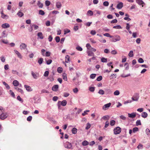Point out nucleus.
<instances>
[{"mask_svg": "<svg viewBox=\"0 0 150 150\" xmlns=\"http://www.w3.org/2000/svg\"><path fill=\"white\" fill-rule=\"evenodd\" d=\"M63 145L64 147L67 149L72 150L73 149V147L71 144L70 142H66L64 143Z\"/></svg>", "mask_w": 150, "mask_h": 150, "instance_id": "nucleus-1", "label": "nucleus"}, {"mask_svg": "<svg viewBox=\"0 0 150 150\" xmlns=\"http://www.w3.org/2000/svg\"><path fill=\"white\" fill-rule=\"evenodd\" d=\"M41 53L44 56L49 57L50 56L51 53L49 51L45 52V50L42 49L41 50Z\"/></svg>", "mask_w": 150, "mask_h": 150, "instance_id": "nucleus-2", "label": "nucleus"}, {"mask_svg": "<svg viewBox=\"0 0 150 150\" xmlns=\"http://www.w3.org/2000/svg\"><path fill=\"white\" fill-rule=\"evenodd\" d=\"M114 133L117 134L120 133L121 132V129L119 127H117L114 129Z\"/></svg>", "mask_w": 150, "mask_h": 150, "instance_id": "nucleus-3", "label": "nucleus"}, {"mask_svg": "<svg viewBox=\"0 0 150 150\" xmlns=\"http://www.w3.org/2000/svg\"><path fill=\"white\" fill-rule=\"evenodd\" d=\"M139 96L138 93H135L133 97L132 98V99L133 101H137L139 98Z\"/></svg>", "mask_w": 150, "mask_h": 150, "instance_id": "nucleus-4", "label": "nucleus"}, {"mask_svg": "<svg viewBox=\"0 0 150 150\" xmlns=\"http://www.w3.org/2000/svg\"><path fill=\"white\" fill-rule=\"evenodd\" d=\"M31 75L34 79H36L39 77V74L38 73H34L33 71L31 72Z\"/></svg>", "mask_w": 150, "mask_h": 150, "instance_id": "nucleus-5", "label": "nucleus"}, {"mask_svg": "<svg viewBox=\"0 0 150 150\" xmlns=\"http://www.w3.org/2000/svg\"><path fill=\"white\" fill-rule=\"evenodd\" d=\"M7 117V115L6 113L2 112L0 115V118L2 120H4Z\"/></svg>", "mask_w": 150, "mask_h": 150, "instance_id": "nucleus-6", "label": "nucleus"}, {"mask_svg": "<svg viewBox=\"0 0 150 150\" xmlns=\"http://www.w3.org/2000/svg\"><path fill=\"white\" fill-rule=\"evenodd\" d=\"M111 105V103H110L104 105L102 107L103 109L104 110L107 109Z\"/></svg>", "mask_w": 150, "mask_h": 150, "instance_id": "nucleus-7", "label": "nucleus"}, {"mask_svg": "<svg viewBox=\"0 0 150 150\" xmlns=\"http://www.w3.org/2000/svg\"><path fill=\"white\" fill-rule=\"evenodd\" d=\"M136 116V114L135 112H133L131 113H128V116L129 117L131 118H134Z\"/></svg>", "mask_w": 150, "mask_h": 150, "instance_id": "nucleus-8", "label": "nucleus"}, {"mask_svg": "<svg viewBox=\"0 0 150 150\" xmlns=\"http://www.w3.org/2000/svg\"><path fill=\"white\" fill-rule=\"evenodd\" d=\"M67 101L66 100H63L62 102H61L60 101H59L58 102V104H60L61 103V105L63 106H64L67 105Z\"/></svg>", "mask_w": 150, "mask_h": 150, "instance_id": "nucleus-9", "label": "nucleus"}, {"mask_svg": "<svg viewBox=\"0 0 150 150\" xmlns=\"http://www.w3.org/2000/svg\"><path fill=\"white\" fill-rule=\"evenodd\" d=\"M20 48L21 50H25L27 47V45L25 43H23L20 45Z\"/></svg>", "mask_w": 150, "mask_h": 150, "instance_id": "nucleus-10", "label": "nucleus"}, {"mask_svg": "<svg viewBox=\"0 0 150 150\" xmlns=\"http://www.w3.org/2000/svg\"><path fill=\"white\" fill-rule=\"evenodd\" d=\"M14 51L15 54L17 55L18 58L21 59L22 58V56L21 54L18 51L16 50H14Z\"/></svg>", "mask_w": 150, "mask_h": 150, "instance_id": "nucleus-11", "label": "nucleus"}, {"mask_svg": "<svg viewBox=\"0 0 150 150\" xmlns=\"http://www.w3.org/2000/svg\"><path fill=\"white\" fill-rule=\"evenodd\" d=\"M123 3L122 2L119 3L117 6V8L118 9H121L123 7Z\"/></svg>", "mask_w": 150, "mask_h": 150, "instance_id": "nucleus-12", "label": "nucleus"}, {"mask_svg": "<svg viewBox=\"0 0 150 150\" xmlns=\"http://www.w3.org/2000/svg\"><path fill=\"white\" fill-rule=\"evenodd\" d=\"M24 87L26 88L27 91H31L33 90V89L30 86L25 85H24Z\"/></svg>", "mask_w": 150, "mask_h": 150, "instance_id": "nucleus-13", "label": "nucleus"}, {"mask_svg": "<svg viewBox=\"0 0 150 150\" xmlns=\"http://www.w3.org/2000/svg\"><path fill=\"white\" fill-rule=\"evenodd\" d=\"M58 85H54L52 87V90L54 91H57L58 88Z\"/></svg>", "mask_w": 150, "mask_h": 150, "instance_id": "nucleus-14", "label": "nucleus"}, {"mask_svg": "<svg viewBox=\"0 0 150 150\" xmlns=\"http://www.w3.org/2000/svg\"><path fill=\"white\" fill-rule=\"evenodd\" d=\"M1 27L3 28H6L9 27L10 25L8 23H5L2 24Z\"/></svg>", "mask_w": 150, "mask_h": 150, "instance_id": "nucleus-15", "label": "nucleus"}, {"mask_svg": "<svg viewBox=\"0 0 150 150\" xmlns=\"http://www.w3.org/2000/svg\"><path fill=\"white\" fill-rule=\"evenodd\" d=\"M136 2L140 5H142L145 4L142 0H136Z\"/></svg>", "mask_w": 150, "mask_h": 150, "instance_id": "nucleus-16", "label": "nucleus"}, {"mask_svg": "<svg viewBox=\"0 0 150 150\" xmlns=\"http://www.w3.org/2000/svg\"><path fill=\"white\" fill-rule=\"evenodd\" d=\"M56 6L58 8H60L62 7L61 3L60 1H57L56 3Z\"/></svg>", "mask_w": 150, "mask_h": 150, "instance_id": "nucleus-17", "label": "nucleus"}, {"mask_svg": "<svg viewBox=\"0 0 150 150\" xmlns=\"http://www.w3.org/2000/svg\"><path fill=\"white\" fill-rule=\"evenodd\" d=\"M87 53L88 56H94V53L92 51L90 50H88L87 51Z\"/></svg>", "mask_w": 150, "mask_h": 150, "instance_id": "nucleus-18", "label": "nucleus"}, {"mask_svg": "<svg viewBox=\"0 0 150 150\" xmlns=\"http://www.w3.org/2000/svg\"><path fill=\"white\" fill-rule=\"evenodd\" d=\"M37 36L40 39H42L44 38V36L42 33L41 32H39L38 33Z\"/></svg>", "mask_w": 150, "mask_h": 150, "instance_id": "nucleus-19", "label": "nucleus"}, {"mask_svg": "<svg viewBox=\"0 0 150 150\" xmlns=\"http://www.w3.org/2000/svg\"><path fill=\"white\" fill-rule=\"evenodd\" d=\"M37 5L40 8H42L43 6V4L41 3L39 1H38Z\"/></svg>", "mask_w": 150, "mask_h": 150, "instance_id": "nucleus-20", "label": "nucleus"}, {"mask_svg": "<svg viewBox=\"0 0 150 150\" xmlns=\"http://www.w3.org/2000/svg\"><path fill=\"white\" fill-rule=\"evenodd\" d=\"M13 84L14 86H18L19 85V83L18 81L16 80H14L13 82Z\"/></svg>", "mask_w": 150, "mask_h": 150, "instance_id": "nucleus-21", "label": "nucleus"}, {"mask_svg": "<svg viewBox=\"0 0 150 150\" xmlns=\"http://www.w3.org/2000/svg\"><path fill=\"white\" fill-rule=\"evenodd\" d=\"M70 57L68 55H67L65 56V62L68 63L70 62Z\"/></svg>", "mask_w": 150, "mask_h": 150, "instance_id": "nucleus-22", "label": "nucleus"}, {"mask_svg": "<svg viewBox=\"0 0 150 150\" xmlns=\"http://www.w3.org/2000/svg\"><path fill=\"white\" fill-rule=\"evenodd\" d=\"M82 144L83 146H86L89 144V142L85 140L82 142Z\"/></svg>", "mask_w": 150, "mask_h": 150, "instance_id": "nucleus-23", "label": "nucleus"}, {"mask_svg": "<svg viewBox=\"0 0 150 150\" xmlns=\"http://www.w3.org/2000/svg\"><path fill=\"white\" fill-rule=\"evenodd\" d=\"M148 115L145 112H143L142 113V116L144 118L147 117Z\"/></svg>", "mask_w": 150, "mask_h": 150, "instance_id": "nucleus-24", "label": "nucleus"}, {"mask_svg": "<svg viewBox=\"0 0 150 150\" xmlns=\"http://www.w3.org/2000/svg\"><path fill=\"white\" fill-rule=\"evenodd\" d=\"M77 131V129L76 128H73L72 129L71 132L73 134H75L76 133Z\"/></svg>", "mask_w": 150, "mask_h": 150, "instance_id": "nucleus-25", "label": "nucleus"}, {"mask_svg": "<svg viewBox=\"0 0 150 150\" xmlns=\"http://www.w3.org/2000/svg\"><path fill=\"white\" fill-rule=\"evenodd\" d=\"M62 76L63 79L65 81H67V75L66 73H64L62 75Z\"/></svg>", "mask_w": 150, "mask_h": 150, "instance_id": "nucleus-26", "label": "nucleus"}, {"mask_svg": "<svg viewBox=\"0 0 150 150\" xmlns=\"http://www.w3.org/2000/svg\"><path fill=\"white\" fill-rule=\"evenodd\" d=\"M3 83L5 86V87L7 89H10V87L9 86L6 82L5 81H3Z\"/></svg>", "mask_w": 150, "mask_h": 150, "instance_id": "nucleus-27", "label": "nucleus"}, {"mask_svg": "<svg viewBox=\"0 0 150 150\" xmlns=\"http://www.w3.org/2000/svg\"><path fill=\"white\" fill-rule=\"evenodd\" d=\"M43 59L42 58H40L38 60V62L40 65H41L43 62Z\"/></svg>", "mask_w": 150, "mask_h": 150, "instance_id": "nucleus-28", "label": "nucleus"}, {"mask_svg": "<svg viewBox=\"0 0 150 150\" xmlns=\"http://www.w3.org/2000/svg\"><path fill=\"white\" fill-rule=\"evenodd\" d=\"M1 17L4 19H7L8 18V16L7 15L4 14L1 15Z\"/></svg>", "mask_w": 150, "mask_h": 150, "instance_id": "nucleus-29", "label": "nucleus"}, {"mask_svg": "<svg viewBox=\"0 0 150 150\" xmlns=\"http://www.w3.org/2000/svg\"><path fill=\"white\" fill-rule=\"evenodd\" d=\"M87 14L88 15H89L90 16H92L93 15V13L92 11H91V10H89L87 11Z\"/></svg>", "mask_w": 150, "mask_h": 150, "instance_id": "nucleus-30", "label": "nucleus"}, {"mask_svg": "<svg viewBox=\"0 0 150 150\" xmlns=\"http://www.w3.org/2000/svg\"><path fill=\"white\" fill-rule=\"evenodd\" d=\"M128 56L130 57H132L133 56V52L132 50H131L128 54Z\"/></svg>", "mask_w": 150, "mask_h": 150, "instance_id": "nucleus-31", "label": "nucleus"}, {"mask_svg": "<svg viewBox=\"0 0 150 150\" xmlns=\"http://www.w3.org/2000/svg\"><path fill=\"white\" fill-rule=\"evenodd\" d=\"M116 77V74H112L110 76V79H111Z\"/></svg>", "mask_w": 150, "mask_h": 150, "instance_id": "nucleus-32", "label": "nucleus"}, {"mask_svg": "<svg viewBox=\"0 0 150 150\" xmlns=\"http://www.w3.org/2000/svg\"><path fill=\"white\" fill-rule=\"evenodd\" d=\"M17 14L20 17H22L23 15V13L20 11H19Z\"/></svg>", "mask_w": 150, "mask_h": 150, "instance_id": "nucleus-33", "label": "nucleus"}, {"mask_svg": "<svg viewBox=\"0 0 150 150\" xmlns=\"http://www.w3.org/2000/svg\"><path fill=\"white\" fill-rule=\"evenodd\" d=\"M91 127V125L89 123H87L86 125V127L85 128L86 129H88L89 128H90Z\"/></svg>", "mask_w": 150, "mask_h": 150, "instance_id": "nucleus-34", "label": "nucleus"}, {"mask_svg": "<svg viewBox=\"0 0 150 150\" xmlns=\"http://www.w3.org/2000/svg\"><path fill=\"white\" fill-rule=\"evenodd\" d=\"M62 68L61 67H59L57 69V72L59 73H61L62 72Z\"/></svg>", "mask_w": 150, "mask_h": 150, "instance_id": "nucleus-35", "label": "nucleus"}, {"mask_svg": "<svg viewBox=\"0 0 150 150\" xmlns=\"http://www.w3.org/2000/svg\"><path fill=\"white\" fill-rule=\"evenodd\" d=\"M122 62L124 63L126 61L127 58L126 57L124 56H122Z\"/></svg>", "mask_w": 150, "mask_h": 150, "instance_id": "nucleus-36", "label": "nucleus"}, {"mask_svg": "<svg viewBox=\"0 0 150 150\" xmlns=\"http://www.w3.org/2000/svg\"><path fill=\"white\" fill-rule=\"evenodd\" d=\"M103 35L106 37H110V38H112L113 37V36L110 35L108 33H105L103 34Z\"/></svg>", "mask_w": 150, "mask_h": 150, "instance_id": "nucleus-37", "label": "nucleus"}, {"mask_svg": "<svg viewBox=\"0 0 150 150\" xmlns=\"http://www.w3.org/2000/svg\"><path fill=\"white\" fill-rule=\"evenodd\" d=\"M145 132L147 135H150V130L148 128L146 129Z\"/></svg>", "mask_w": 150, "mask_h": 150, "instance_id": "nucleus-38", "label": "nucleus"}, {"mask_svg": "<svg viewBox=\"0 0 150 150\" xmlns=\"http://www.w3.org/2000/svg\"><path fill=\"white\" fill-rule=\"evenodd\" d=\"M115 122L114 120H112L110 122V124L111 126H112L115 125Z\"/></svg>", "mask_w": 150, "mask_h": 150, "instance_id": "nucleus-39", "label": "nucleus"}, {"mask_svg": "<svg viewBox=\"0 0 150 150\" xmlns=\"http://www.w3.org/2000/svg\"><path fill=\"white\" fill-rule=\"evenodd\" d=\"M50 4V2L49 1L46 0L45 1V4L47 6H49Z\"/></svg>", "mask_w": 150, "mask_h": 150, "instance_id": "nucleus-40", "label": "nucleus"}, {"mask_svg": "<svg viewBox=\"0 0 150 150\" xmlns=\"http://www.w3.org/2000/svg\"><path fill=\"white\" fill-rule=\"evenodd\" d=\"M96 76V74H91L90 76V78L91 79H94Z\"/></svg>", "mask_w": 150, "mask_h": 150, "instance_id": "nucleus-41", "label": "nucleus"}, {"mask_svg": "<svg viewBox=\"0 0 150 150\" xmlns=\"http://www.w3.org/2000/svg\"><path fill=\"white\" fill-rule=\"evenodd\" d=\"M101 61L102 62H107V59L104 57H102L101 59Z\"/></svg>", "mask_w": 150, "mask_h": 150, "instance_id": "nucleus-42", "label": "nucleus"}, {"mask_svg": "<svg viewBox=\"0 0 150 150\" xmlns=\"http://www.w3.org/2000/svg\"><path fill=\"white\" fill-rule=\"evenodd\" d=\"M115 38L116 39V41H118L120 40L121 38L119 35H117L115 36Z\"/></svg>", "mask_w": 150, "mask_h": 150, "instance_id": "nucleus-43", "label": "nucleus"}, {"mask_svg": "<svg viewBox=\"0 0 150 150\" xmlns=\"http://www.w3.org/2000/svg\"><path fill=\"white\" fill-rule=\"evenodd\" d=\"M120 93V92L118 90H116L114 93V94L115 96H118L119 95Z\"/></svg>", "mask_w": 150, "mask_h": 150, "instance_id": "nucleus-44", "label": "nucleus"}, {"mask_svg": "<svg viewBox=\"0 0 150 150\" xmlns=\"http://www.w3.org/2000/svg\"><path fill=\"white\" fill-rule=\"evenodd\" d=\"M95 87H90L89 88V90L91 92H93L95 91Z\"/></svg>", "mask_w": 150, "mask_h": 150, "instance_id": "nucleus-45", "label": "nucleus"}, {"mask_svg": "<svg viewBox=\"0 0 150 150\" xmlns=\"http://www.w3.org/2000/svg\"><path fill=\"white\" fill-rule=\"evenodd\" d=\"M98 93L101 95H103L104 94V91L102 89H100Z\"/></svg>", "mask_w": 150, "mask_h": 150, "instance_id": "nucleus-46", "label": "nucleus"}, {"mask_svg": "<svg viewBox=\"0 0 150 150\" xmlns=\"http://www.w3.org/2000/svg\"><path fill=\"white\" fill-rule=\"evenodd\" d=\"M109 116L108 115H105L103 116L101 119L106 120H108L109 119Z\"/></svg>", "mask_w": 150, "mask_h": 150, "instance_id": "nucleus-47", "label": "nucleus"}, {"mask_svg": "<svg viewBox=\"0 0 150 150\" xmlns=\"http://www.w3.org/2000/svg\"><path fill=\"white\" fill-rule=\"evenodd\" d=\"M76 49L78 51H81L82 50V48L79 46H77L76 47Z\"/></svg>", "mask_w": 150, "mask_h": 150, "instance_id": "nucleus-48", "label": "nucleus"}, {"mask_svg": "<svg viewBox=\"0 0 150 150\" xmlns=\"http://www.w3.org/2000/svg\"><path fill=\"white\" fill-rule=\"evenodd\" d=\"M136 125L137 126L140 125H141V121L140 120H138L137 121Z\"/></svg>", "mask_w": 150, "mask_h": 150, "instance_id": "nucleus-49", "label": "nucleus"}, {"mask_svg": "<svg viewBox=\"0 0 150 150\" xmlns=\"http://www.w3.org/2000/svg\"><path fill=\"white\" fill-rule=\"evenodd\" d=\"M109 123L108 121H107L105 123V125L104 127V129H105V128H107L108 127V126L109 125Z\"/></svg>", "mask_w": 150, "mask_h": 150, "instance_id": "nucleus-50", "label": "nucleus"}, {"mask_svg": "<svg viewBox=\"0 0 150 150\" xmlns=\"http://www.w3.org/2000/svg\"><path fill=\"white\" fill-rule=\"evenodd\" d=\"M86 47L88 50H90L91 48V47L89 43H87L86 44Z\"/></svg>", "mask_w": 150, "mask_h": 150, "instance_id": "nucleus-51", "label": "nucleus"}, {"mask_svg": "<svg viewBox=\"0 0 150 150\" xmlns=\"http://www.w3.org/2000/svg\"><path fill=\"white\" fill-rule=\"evenodd\" d=\"M55 40L56 42H59L60 40V38L59 37V36H56L55 38Z\"/></svg>", "mask_w": 150, "mask_h": 150, "instance_id": "nucleus-52", "label": "nucleus"}, {"mask_svg": "<svg viewBox=\"0 0 150 150\" xmlns=\"http://www.w3.org/2000/svg\"><path fill=\"white\" fill-rule=\"evenodd\" d=\"M139 130V129L137 127L134 128L132 129L133 132L135 133V132Z\"/></svg>", "mask_w": 150, "mask_h": 150, "instance_id": "nucleus-53", "label": "nucleus"}, {"mask_svg": "<svg viewBox=\"0 0 150 150\" xmlns=\"http://www.w3.org/2000/svg\"><path fill=\"white\" fill-rule=\"evenodd\" d=\"M17 99L18 100L20 101L21 103L23 102V100L21 98L20 96H18L17 97Z\"/></svg>", "mask_w": 150, "mask_h": 150, "instance_id": "nucleus-54", "label": "nucleus"}, {"mask_svg": "<svg viewBox=\"0 0 150 150\" xmlns=\"http://www.w3.org/2000/svg\"><path fill=\"white\" fill-rule=\"evenodd\" d=\"M113 28L115 29H121L122 27L120 25H117L113 27Z\"/></svg>", "mask_w": 150, "mask_h": 150, "instance_id": "nucleus-55", "label": "nucleus"}, {"mask_svg": "<svg viewBox=\"0 0 150 150\" xmlns=\"http://www.w3.org/2000/svg\"><path fill=\"white\" fill-rule=\"evenodd\" d=\"M9 92H10V95L12 96L13 97H15V95L14 93L12 92V91L11 90H9Z\"/></svg>", "mask_w": 150, "mask_h": 150, "instance_id": "nucleus-56", "label": "nucleus"}, {"mask_svg": "<svg viewBox=\"0 0 150 150\" xmlns=\"http://www.w3.org/2000/svg\"><path fill=\"white\" fill-rule=\"evenodd\" d=\"M103 5L105 6H108L109 5V3L107 1H104L103 3Z\"/></svg>", "mask_w": 150, "mask_h": 150, "instance_id": "nucleus-57", "label": "nucleus"}, {"mask_svg": "<svg viewBox=\"0 0 150 150\" xmlns=\"http://www.w3.org/2000/svg\"><path fill=\"white\" fill-rule=\"evenodd\" d=\"M1 60L2 62H4L5 61V59L4 56H2L0 57Z\"/></svg>", "mask_w": 150, "mask_h": 150, "instance_id": "nucleus-58", "label": "nucleus"}, {"mask_svg": "<svg viewBox=\"0 0 150 150\" xmlns=\"http://www.w3.org/2000/svg\"><path fill=\"white\" fill-rule=\"evenodd\" d=\"M49 72L48 71H46L44 74V76L45 77L49 75Z\"/></svg>", "mask_w": 150, "mask_h": 150, "instance_id": "nucleus-59", "label": "nucleus"}, {"mask_svg": "<svg viewBox=\"0 0 150 150\" xmlns=\"http://www.w3.org/2000/svg\"><path fill=\"white\" fill-rule=\"evenodd\" d=\"M89 110H86L84 111L82 113V115L83 116H85L87 114V112H89Z\"/></svg>", "mask_w": 150, "mask_h": 150, "instance_id": "nucleus-60", "label": "nucleus"}, {"mask_svg": "<svg viewBox=\"0 0 150 150\" xmlns=\"http://www.w3.org/2000/svg\"><path fill=\"white\" fill-rule=\"evenodd\" d=\"M138 61L139 62L141 63H143L144 62L143 59L141 58H140L138 59Z\"/></svg>", "mask_w": 150, "mask_h": 150, "instance_id": "nucleus-61", "label": "nucleus"}, {"mask_svg": "<svg viewBox=\"0 0 150 150\" xmlns=\"http://www.w3.org/2000/svg\"><path fill=\"white\" fill-rule=\"evenodd\" d=\"M39 14L41 15H43L45 14V12L43 11L40 10L39 11Z\"/></svg>", "mask_w": 150, "mask_h": 150, "instance_id": "nucleus-62", "label": "nucleus"}, {"mask_svg": "<svg viewBox=\"0 0 150 150\" xmlns=\"http://www.w3.org/2000/svg\"><path fill=\"white\" fill-rule=\"evenodd\" d=\"M102 79V76H99L97 79L96 80L98 81H100Z\"/></svg>", "mask_w": 150, "mask_h": 150, "instance_id": "nucleus-63", "label": "nucleus"}, {"mask_svg": "<svg viewBox=\"0 0 150 150\" xmlns=\"http://www.w3.org/2000/svg\"><path fill=\"white\" fill-rule=\"evenodd\" d=\"M32 118V116H30L27 118V120L28 121H30L31 120Z\"/></svg>", "mask_w": 150, "mask_h": 150, "instance_id": "nucleus-64", "label": "nucleus"}]
</instances>
